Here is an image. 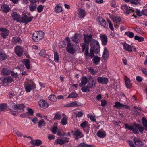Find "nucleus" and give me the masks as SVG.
Instances as JSON below:
<instances>
[{
  "label": "nucleus",
  "mask_w": 147,
  "mask_h": 147,
  "mask_svg": "<svg viewBox=\"0 0 147 147\" xmlns=\"http://www.w3.org/2000/svg\"><path fill=\"white\" fill-rule=\"evenodd\" d=\"M91 48L90 49V53H89V47H87L84 54L85 58L88 59L90 57L92 58L94 56V54H97L100 51V46L98 42L95 39H92L90 43Z\"/></svg>",
  "instance_id": "f257e3e1"
},
{
  "label": "nucleus",
  "mask_w": 147,
  "mask_h": 147,
  "mask_svg": "<svg viewBox=\"0 0 147 147\" xmlns=\"http://www.w3.org/2000/svg\"><path fill=\"white\" fill-rule=\"evenodd\" d=\"M96 83V80L93 79L92 76H91L89 79L87 86L82 88L81 90L83 92H89L90 88H93L95 87Z\"/></svg>",
  "instance_id": "f03ea898"
},
{
  "label": "nucleus",
  "mask_w": 147,
  "mask_h": 147,
  "mask_svg": "<svg viewBox=\"0 0 147 147\" xmlns=\"http://www.w3.org/2000/svg\"><path fill=\"white\" fill-rule=\"evenodd\" d=\"M44 36V33L41 31L34 32L33 34L32 39L36 42L40 41L42 39Z\"/></svg>",
  "instance_id": "7ed1b4c3"
},
{
  "label": "nucleus",
  "mask_w": 147,
  "mask_h": 147,
  "mask_svg": "<svg viewBox=\"0 0 147 147\" xmlns=\"http://www.w3.org/2000/svg\"><path fill=\"white\" fill-rule=\"evenodd\" d=\"M9 107L11 110H13L15 112H20L21 110H24L25 107L23 104H18L16 105L11 102L10 103Z\"/></svg>",
  "instance_id": "20e7f679"
},
{
  "label": "nucleus",
  "mask_w": 147,
  "mask_h": 147,
  "mask_svg": "<svg viewBox=\"0 0 147 147\" xmlns=\"http://www.w3.org/2000/svg\"><path fill=\"white\" fill-rule=\"evenodd\" d=\"M121 8L125 14L128 15L131 13H134V9L126 4H122L121 5Z\"/></svg>",
  "instance_id": "39448f33"
},
{
  "label": "nucleus",
  "mask_w": 147,
  "mask_h": 147,
  "mask_svg": "<svg viewBox=\"0 0 147 147\" xmlns=\"http://www.w3.org/2000/svg\"><path fill=\"white\" fill-rule=\"evenodd\" d=\"M0 35L3 39H6L9 34V30L4 27H0Z\"/></svg>",
  "instance_id": "423d86ee"
},
{
  "label": "nucleus",
  "mask_w": 147,
  "mask_h": 147,
  "mask_svg": "<svg viewBox=\"0 0 147 147\" xmlns=\"http://www.w3.org/2000/svg\"><path fill=\"white\" fill-rule=\"evenodd\" d=\"M93 35L92 34H90L89 35H88L87 34H84V43L86 44L87 46H88L89 45L90 42L91 43V41L93 39L92 37Z\"/></svg>",
  "instance_id": "0eeeda50"
},
{
  "label": "nucleus",
  "mask_w": 147,
  "mask_h": 147,
  "mask_svg": "<svg viewBox=\"0 0 147 147\" xmlns=\"http://www.w3.org/2000/svg\"><path fill=\"white\" fill-rule=\"evenodd\" d=\"M11 16L14 20L20 23H22V17H21L17 12L13 11Z\"/></svg>",
  "instance_id": "6e6552de"
},
{
  "label": "nucleus",
  "mask_w": 147,
  "mask_h": 147,
  "mask_svg": "<svg viewBox=\"0 0 147 147\" xmlns=\"http://www.w3.org/2000/svg\"><path fill=\"white\" fill-rule=\"evenodd\" d=\"M15 51L18 57H21L23 53L24 50L23 48L20 46L17 45L14 48Z\"/></svg>",
  "instance_id": "1a4fd4ad"
},
{
  "label": "nucleus",
  "mask_w": 147,
  "mask_h": 147,
  "mask_svg": "<svg viewBox=\"0 0 147 147\" xmlns=\"http://www.w3.org/2000/svg\"><path fill=\"white\" fill-rule=\"evenodd\" d=\"M66 50L68 52L72 54H74L75 52V49L74 48L73 45H71L69 42L67 43Z\"/></svg>",
  "instance_id": "9d476101"
},
{
  "label": "nucleus",
  "mask_w": 147,
  "mask_h": 147,
  "mask_svg": "<svg viewBox=\"0 0 147 147\" xmlns=\"http://www.w3.org/2000/svg\"><path fill=\"white\" fill-rule=\"evenodd\" d=\"M98 82L100 84H107L109 82L108 78L103 77H98L97 78Z\"/></svg>",
  "instance_id": "9b49d317"
},
{
  "label": "nucleus",
  "mask_w": 147,
  "mask_h": 147,
  "mask_svg": "<svg viewBox=\"0 0 147 147\" xmlns=\"http://www.w3.org/2000/svg\"><path fill=\"white\" fill-rule=\"evenodd\" d=\"M33 16L28 17L26 15H24L22 16V23L27 24L28 22H31L33 19Z\"/></svg>",
  "instance_id": "f8f14e48"
},
{
  "label": "nucleus",
  "mask_w": 147,
  "mask_h": 147,
  "mask_svg": "<svg viewBox=\"0 0 147 147\" xmlns=\"http://www.w3.org/2000/svg\"><path fill=\"white\" fill-rule=\"evenodd\" d=\"M36 85L34 83L30 84L27 83L26 84L25 87L26 92H30L31 90L36 88Z\"/></svg>",
  "instance_id": "ddd939ff"
},
{
  "label": "nucleus",
  "mask_w": 147,
  "mask_h": 147,
  "mask_svg": "<svg viewBox=\"0 0 147 147\" xmlns=\"http://www.w3.org/2000/svg\"><path fill=\"white\" fill-rule=\"evenodd\" d=\"M80 126L86 131L87 133L89 132V129L90 127L87 121H84L80 124Z\"/></svg>",
  "instance_id": "4468645a"
},
{
  "label": "nucleus",
  "mask_w": 147,
  "mask_h": 147,
  "mask_svg": "<svg viewBox=\"0 0 147 147\" xmlns=\"http://www.w3.org/2000/svg\"><path fill=\"white\" fill-rule=\"evenodd\" d=\"M1 80L3 83H11L13 81V79L11 76L1 78Z\"/></svg>",
  "instance_id": "2eb2a0df"
},
{
  "label": "nucleus",
  "mask_w": 147,
  "mask_h": 147,
  "mask_svg": "<svg viewBox=\"0 0 147 147\" xmlns=\"http://www.w3.org/2000/svg\"><path fill=\"white\" fill-rule=\"evenodd\" d=\"M114 107L118 109L126 108L128 109L129 107L128 105L121 104L119 102H115V105L114 106Z\"/></svg>",
  "instance_id": "dca6fc26"
},
{
  "label": "nucleus",
  "mask_w": 147,
  "mask_h": 147,
  "mask_svg": "<svg viewBox=\"0 0 147 147\" xmlns=\"http://www.w3.org/2000/svg\"><path fill=\"white\" fill-rule=\"evenodd\" d=\"M81 36L80 34L75 33L74 36L72 37L73 41L76 43H78L80 42Z\"/></svg>",
  "instance_id": "f3484780"
},
{
  "label": "nucleus",
  "mask_w": 147,
  "mask_h": 147,
  "mask_svg": "<svg viewBox=\"0 0 147 147\" xmlns=\"http://www.w3.org/2000/svg\"><path fill=\"white\" fill-rule=\"evenodd\" d=\"M1 8L3 11L5 13H7L10 11L9 6L5 3H3L1 5Z\"/></svg>",
  "instance_id": "a211bd4d"
},
{
  "label": "nucleus",
  "mask_w": 147,
  "mask_h": 147,
  "mask_svg": "<svg viewBox=\"0 0 147 147\" xmlns=\"http://www.w3.org/2000/svg\"><path fill=\"white\" fill-rule=\"evenodd\" d=\"M133 141L136 145L138 147H142L143 142L140 141L138 138L134 137Z\"/></svg>",
  "instance_id": "6ab92c4d"
},
{
  "label": "nucleus",
  "mask_w": 147,
  "mask_h": 147,
  "mask_svg": "<svg viewBox=\"0 0 147 147\" xmlns=\"http://www.w3.org/2000/svg\"><path fill=\"white\" fill-rule=\"evenodd\" d=\"M122 45H123V48L125 50L128 52H132V47L130 45L127 44L125 42L123 43Z\"/></svg>",
  "instance_id": "aec40b11"
},
{
  "label": "nucleus",
  "mask_w": 147,
  "mask_h": 147,
  "mask_svg": "<svg viewBox=\"0 0 147 147\" xmlns=\"http://www.w3.org/2000/svg\"><path fill=\"white\" fill-rule=\"evenodd\" d=\"M100 37L102 45L103 46L106 45L107 42V36L105 34L102 35H100Z\"/></svg>",
  "instance_id": "412c9836"
},
{
  "label": "nucleus",
  "mask_w": 147,
  "mask_h": 147,
  "mask_svg": "<svg viewBox=\"0 0 147 147\" xmlns=\"http://www.w3.org/2000/svg\"><path fill=\"white\" fill-rule=\"evenodd\" d=\"M39 104L40 107L43 108H46L49 106L48 104L47 101L43 99L39 101Z\"/></svg>",
  "instance_id": "4be33fe9"
},
{
  "label": "nucleus",
  "mask_w": 147,
  "mask_h": 147,
  "mask_svg": "<svg viewBox=\"0 0 147 147\" xmlns=\"http://www.w3.org/2000/svg\"><path fill=\"white\" fill-rule=\"evenodd\" d=\"M12 42L14 44H21L22 40L19 37L17 36L13 37L12 38Z\"/></svg>",
  "instance_id": "5701e85b"
},
{
  "label": "nucleus",
  "mask_w": 147,
  "mask_h": 147,
  "mask_svg": "<svg viewBox=\"0 0 147 147\" xmlns=\"http://www.w3.org/2000/svg\"><path fill=\"white\" fill-rule=\"evenodd\" d=\"M69 140L67 139L62 140L60 138H57L55 140V142L58 144L63 145L65 143H68Z\"/></svg>",
  "instance_id": "b1692460"
},
{
  "label": "nucleus",
  "mask_w": 147,
  "mask_h": 147,
  "mask_svg": "<svg viewBox=\"0 0 147 147\" xmlns=\"http://www.w3.org/2000/svg\"><path fill=\"white\" fill-rule=\"evenodd\" d=\"M124 80L127 88H131L132 87V85L130 83V80L126 76H125Z\"/></svg>",
  "instance_id": "393cba45"
},
{
  "label": "nucleus",
  "mask_w": 147,
  "mask_h": 147,
  "mask_svg": "<svg viewBox=\"0 0 147 147\" xmlns=\"http://www.w3.org/2000/svg\"><path fill=\"white\" fill-rule=\"evenodd\" d=\"M22 63L27 69H30V61L29 60L26 59H23Z\"/></svg>",
  "instance_id": "a878e982"
},
{
  "label": "nucleus",
  "mask_w": 147,
  "mask_h": 147,
  "mask_svg": "<svg viewBox=\"0 0 147 147\" xmlns=\"http://www.w3.org/2000/svg\"><path fill=\"white\" fill-rule=\"evenodd\" d=\"M93 57H94L92 60L94 63L96 65H98L100 61V58L97 56H95L94 55Z\"/></svg>",
  "instance_id": "bb28decb"
},
{
  "label": "nucleus",
  "mask_w": 147,
  "mask_h": 147,
  "mask_svg": "<svg viewBox=\"0 0 147 147\" xmlns=\"http://www.w3.org/2000/svg\"><path fill=\"white\" fill-rule=\"evenodd\" d=\"M88 81V80L87 77L83 76L82 78L81 83L79 84V85L81 86L87 84Z\"/></svg>",
  "instance_id": "cd10ccee"
},
{
  "label": "nucleus",
  "mask_w": 147,
  "mask_h": 147,
  "mask_svg": "<svg viewBox=\"0 0 147 147\" xmlns=\"http://www.w3.org/2000/svg\"><path fill=\"white\" fill-rule=\"evenodd\" d=\"M99 21L100 23L101 26H103L104 28H108V25L106 24L105 20L102 18H101L100 19Z\"/></svg>",
  "instance_id": "c85d7f7f"
},
{
  "label": "nucleus",
  "mask_w": 147,
  "mask_h": 147,
  "mask_svg": "<svg viewBox=\"0 0 147 147\" xmlns=\"http://www.w3.org/2000/svg\"><path fill=\"white\" fill-rule=\"evenodd\" d=\"M86 12L85 10L82 9H79L78 10V15L80 18H83L85 16Z\"/></svg>",
  "instance_id": "c756f323"
},
{
  "label": "nucleus",
  "mask_w": 147,
  "mask_h": 147,
  "mask_svg": "<svg viewBox=\"0 0 147 147\" xmlns=\"http://www.w3.org/2000/svg\"><path fill=\"white\" fill-rule=\"evenodd\" d=\"M134 13H133V14L132 16H134L135 18L137 17V16L134 14L135 13H136V14L139 16H142V11L141 12L140 10L138 9H134Z\"/></svg>",
  "instance_id": "7c9ffc66"
},
{
  "label": "nucleus",
  "mask_w": 147,
  "mask_h": 147,
  "mask_svg": "<svg viewBox=\"0 0 147 147\" xmlns=\"http://www.w3.org/2000/svg\"><path fill=\"white\" fill-rule=\"evenodd\" d=\"M134 125L138 129L140 133L142 134L143 133L144 127L142 126H141L140 125L136 123H134Z\"/></svg>",
  "instance_id": "2f4dec72"
},
{
  "label": "nucleus",
  "mask_w": 147,
  "mask_h": 147,
  "mask_svg": "<svg viewBox=\"0 0 147 147\" xmlns=\"http://www.w3.org/2000/svg\"><path fill=\"white\" fill-rule=\"evenodd\" d=\"M27 112L26 113V114L28 116H32L33 115L34 111L33 109L29 107L27 108Z\"/></svg>",
  "instance_id": "473e14b6"
},
{
  "label": "nucleus",
  "mask_w": 147,
  "mask_h": 147,
  "mask_svg": "<svg viewBox=\"0 0 147 147\" xmlns=\"http://www.w3.org/2000/svg\"><path fill=\"white\" fill-rule=\"evenodd\" d=\"M7 55L3 52L0 51V60L3 61L7 58Z\"/></svg>",
  "instance_id": "72a5a7b5"
},
{
  "label": "nucleus",
  "mask_w": 147,
  "mask_h": 147,
  "mask_svg": "<svg viewBox=\"0 0 147 147\" xmlns=\"http://www.w3.org/2000/svg\"><path fill=\"white\" fill-rule=\"evenodd\" d=\"M142 121L143 126L145 127V130L147 131V120L143 117L142 118Z\"/></svg>",
  "instance_id": "f704fd0d"
},
{
  "label": "nucleus",
  "mask_w": 147,
  "mask_h": 147,
  "mask_svg": "<svg viewBox=\"0 0 147 147\" xmlns=\"http://www.w3.org/2000/svg\"><path fill=\"white\" fill-rule=\"evenodd\" d=\"M62 11V7L60 6V4L57 5L55 8V11L57 13H59Z\"/></svg>",
  "instance_id": "c9c22d12"
},
{
  "label": "nucleus",
  "mask_w": 147,
  "mask_h": 147,
  "mask_svg": "<svg viewBox=\"0 0 147 147\" xmlns=\"http://www.w3.org/2000/svg\"><path fill=\"white\" fill-rule=\"evenodd\" d=\"M97 135L98 136L101 138H103L106 136L105 133L100 131H99L97 132Z\"/></svg>",
  "instance_id": "e433bc0d"
},
{
  "label": "nucleus",
  "mask_w": 147,
  "mask_h": 147,
  "mask_svg": "<svg viewBox=\"0 0 147 147\" xmlns=\"http://www.w3.org/2000/svg\"><path fill=\"white\" fill-rule=\"evenodd\" d=\"M29 8L31 11H34L36 9V5L35 4L31 3L29 6Z\"/></svg>",
  "instance_id": "4c0bfd02"
},
{
  "label": "nucleus",
  "mask_w": 147,
  "mask_h": 147,
  "mask_svg": "<svg viewBox=\"0 0 147 147\" xmlns=\"http://www.w3.org/2000/svg\"><path fill=\"white\" fill-rule=\"evenodd\" d=\"M48 98L49 100L53 102H55L57 100L56 97L54 95H50Z\"/></svg>",
  "instance_id": "58836bf2"
},
{
  "label": "nucleus",
  "mask_w": 147,
  "mask_h": 147,
  "mask_svg": "<svg viewBox=\"0 0 147 147\" xmlns=\"http://www.w3.org/2000/svg\"><path fill=\"white\" fill-rule=\"evenodd\" d=\"M46 123L44 120L43 119L40 120L38 123V127L39 128H40L42 126H45Z\"/></svg>",
  "instance_id": "ea45409f"
},
{
  "label": "nucleus",
  "mask_w": 147,
  "mask_h": 147,
  "mask_svg": "<svg viewBox=\"0 0 147 147\" xmlns=\"http://www.w3.org/2000/svg\"><path fill=\"white\" fill-rule=\"evenodd\" d=\"M54 60L55 62L56 63L57 62L59 59V57L57 52H55L54 53Z\"/></svg>",
  "instance_id": "a19ab883"
},
{
  "label": "nucleus",
  "mask_w": 147,
  "mask_h": 147,
  "mask_svg": "<svg viewBox=\"0 0 147 147\" xmlns=\"http://www.w3.org/2000/svg\"><path fill=\"white\" fill-rule=\"evenodd\" d=\"M125 34L130 38H132L134 36V33L130 31L125 32Z\"/></svg>",
  "instance_id": "79ce46f5"
},
{
  "label": "nucleus",
  "mask_w": 147,
  "mask_h": 147,
  "mask_svg": "<svg viewBox=\"0 0 147 147\" xmlns=\"http://www.w3.org/2000/svg\"><path fill=\"white\" fill-rule=\"evenodd\" d=\"M134 39L137 40L138 42H142L144 40V38L142 37H140L136 35L134 36Z\"/></svg>",
  "instance_id": "37998d69"
},
{
  "label": "nucleus",
  "mask_w": 147,
  "mask_h": 147,
  "mask_svg": "<svg viewBox=\"0 0 147 147\" xmlns=\"http://www.w3.org/2000/svg\"><path fill=\"white\" fill-rule=\"evenodd\" d=\"M61 123L63 125H65L67 123V117H64L61 120Z\"/></svg>",
  "instance_id": "c03bdc74"
},
{
  "label": "nucleus",
  "mask_w": 147,
  "mask_h": 147,
  "mask_svg": "<svg viewBox=\"0 0 147 147\" xmlns=\"http://www.w3.org/2000/svg\"><path fill=\"white\" fill-rule=\"evenodd\" d=\"M61 118V114L59 112H57L55 114V116L53 118L54 120L57 119L60 120Z\"/></svg>",
  "instance_id": "a18cd8bd"
},
{
  "label": "nucleus",
  "mask_w": 147,
  "mask_h": 147,
  "mask_svg": "<svg viewBox=\"0 0 147 147\" xmlns=\"http://www.w3.org/2000/svg\"><path fill=\"white\" fill-rule=\"evenodd\" d=\"M107 21L109 24V27L110 30L112 31H113L114 29L113 26L111 21L109 19H107Z\"/></svg>",
  "instance_id": "49530a36"
},
{
  "label": "nucleus",
  "mask_w": 147,
  "mask_h": 147,
  "mask_svg": "<svg viewBox=\"0 0 147 147\" xmlns=\"http://www.w3.org/2000/svg\"><path fill=\"white\" fill-rule=\"evenodd\" d=\"M39 55L42 57H45V56L47 55L46 53L45 50L44 49L41 50L39 53Z\"/></svg>",
  "instance_id": "de8ad7c7"
},
{
  "label": "nucleus",
  "mask_w": 147,
  "mask_h": 147,
  "mask_svg": "<svg viewBox=\"0 0 147 147\" xmlns=\"http://www.w3.org/2000/svg\"><path fill=\"white\" fill-rule=\"evenodd\" d=\"M10 71L4 68L2 69V72L4 75H8L10 74Z\"/></svg>",
  "instance_id": "09e8293b"
},
{
  "label": "nucleus",
  "mask_w": 147,
  "mask_h": 147,
  "mask_svg": "<svg viewBox=\"0 0 147 147\" xmlns=\"http://www.w3.org/2000/svg\"><path fill=\"white\" fill-rule=\"evenodd\" d=\"M121 20V18L120 17L115 16L113 18V21L115 23H117L120 22Z\"/></svg>",
  "instance_id": "8fccbe9b"
},
{
  "label": "nucleus",
  "mask_w": 147,
  "mask_h": 147,
  "mask_svg": "<svg viewBox=\"0 0 147 147\" xmlns=\"http://www.w3.org/2000/svg\"><path fill=\"white\" fill-rule=\"evenodd\" d=\"M78 96V94L76 93L75 92H72L68 96V98H75Z\"/></svg>",
  "instance_id": "3c124183"
},
{
  "label": "nucleus",
  "mask_w": 147,
  "mask_h": 147,
  "mask_svg": "<svg viewBox=\"0 0 147 147\" xmlns=\"http://www.w3.org/2000/svg\"><path fill=\"white\" fill-rule=\"evenodd\" d=\"M16 95L17 97H18V96L17 95V94H15L14 92H9L8 96L11 99L13 98Z\"/></svg>",
  "instance_id": "603ef678"
},
{
  "label": "nucleus",
  "mask_w": 147,
  "mask_h": 147,
  "mask_svg": "<svg viewBox=\"0 0 147 147\" xmlns=\"http://www.w3.org/2000/svg\"><path fill=\"white\" fill-rule=\"evenodd\" d=\"M44 6L42 5H39L37 8V11L39 13L41 12L43 10Z\"/></svg>",
  "instance_id": "864d4df0"
},
{
  "label": "nucleus",
  "mask_w": 147,
  "mask_h": 147,
  "mask_svg": "<svg viewBox=\"0 0 147 147\" xmlns=\"http://www.w3.org/2000/svg\"><path fill=\"white\" fill-rule=\"evenodd\" d=\"M42 144V141L38 139L35 140V145L36 146H39Z\"/></svg>",
  "instance_id": "5fc2aeb1"
},
{
  "label": "nucleus",
  "mask_w": 147,
  "mask_h": 147,
  "mask_svg": "<svg viewBox=\"0 0 147 147\" xmlns=\"http://www.w3.org/2000/svg\"><path fill=\"white\" fill-rule=\"evenodd\" d=\"M109 57V53H103L102 57L104 60H106Z\"/></svg>",
  "instance_id": "6e6d98bb"
},
{
  "label": "nucleus",
  "mask_w": 147,
  "mask_h": 147,
  "mask_svg": "<svg viewBox=\"0 0 147 147\" xmlns=\"http://www.w3.org/2000/svg\"><path fill=\"white\" fill-rule=\"evenodd\" d=\"M81 45L82 47V52H84L85 49H86L85 50H86L87 47H88V46H87L86 44L85 43L82 44Z\"/></svg>",
  "instance_id": "4d7b16f0"
},
{
  "label": "nucleus",
  "mask_w": 147,
  "mask_h": 147,
  "mask_svg": "<svg viewBox=\"0 0 147 147\" xmlns=\"http://www.w3.org/2000/svg\"><path fill=\"white\" fill-rule=\"evenodd\" d=\"M125 129H128L129 130H132L133 126L129 125L127 124H125Z\"/></svg>",
  "instance_id": "13d9d810"
},
{
  "label": "nucleus",
  "mask_w": 147,
  "mask_h": 147,
  "mask_svg": "<svg viewBox=\"0 0 147 147\" xmlns=\"http://www.w3.org/2000/svg\"><path fill=\"white\" fill-rule=\"evenodd\" d=\"M10 74L13 77L15 78H16L17 77L18 75L17 72L15 73L13 71H11L10 72Z\"/></svg>",
  "instance_id": "bf43d9fd"
},
{
  "label": "nucleus",
  "mask_w": 147,
  "mask_h": 147,
  "mask_svg": "<svg viewBox=\"0 0 147 147\" xmlns=\"http://www.w3.org/2000/svg\"><path fill=\"white\" fill-rule=\"evenodd\" d=\"M57 134L60 136H63L65 134V133L63 131V130H61L60 131H58L57 132Z\"/></svg>",
  "instance_id": "052dcab7"
},
{
  "label": "nucleus",
  "mask_w": 147,
  "mask_h": 147,
  "mask_svg": "<svg viewBox=\"0 0 147 147\" xmlns=\"http://www.w3.org/2000/svg\"><path fill=\"white\" fill-rule=\"evenodd\" d=\"M59 47L63 48L65 46V43L64 41H61L59 42Z\"/></svg>",
  "instance_id": "680f3d73"
},
{
  "label": "nucleus",
  "mask_w": 147,
  "mask_h": 147,
  "mask_svg": "<svg viewBox=\"0 0 147 147\" xmlns=\"http://www.w3.org/2000/svg\"><path fill=\"white\" fill-rule=\"evenodd\" d=\"M75 114H76V117H81L83 114V113L82 111L79 112L78 113H76Z\"/></svg>",
  "instance_id": "e2e57ef3"
},
{
  "label": "nucleus",
  "mask_w": 147,
  "mask_h": 147,
  "mask_svg": "<svg viewBox=\"0 0 147 147\" xmlns=\"http://www.w3.org/2000/svg\"><path fill=\"white\" fill-rule=\"evenodd\" d=\"M88 117L90 118V119L92 121H96V119L95 118V116H93L92 115H89Z\"/></svg>",
  "instance_id": "0e129e2a"
},
{
  "label": "nucleus",
  "mask_w": 147,
  "mask_h": 147,
  "mask_svg": "<svg viewBox=\"0 0 147 147\" xmlns=\"http://www.w3.org/2000/svg\"><path fill=\"white\" fill-rule=\"evenodd\" d=\"M5 105H6V104L3 103L0 104V112L5 109Z\"/></svg>",
  "instance_id": "69168bd1"
},
{
  "label": "nucleus",
  "mask_w": 147,
  "mask_h": 147,
  "mask_svg": "<svg viewBox=\"0 0 147 147\" xmlns=\"http://www.w3.org/2000/svg\"><path fill=\"white\" fill-rule=\"evenodd\" d=\"M88 70L92 74L94 75H95L96 73L92 67H90Z\"/></svg>",
  "instance_id": "338daca9"
},
{
  "label": "nucleus",
  "mask_w": 147,
  "mask_h": 147,
  "mask_svg": "<svg viewBox=\"0 0 147 147\" xmlns=\"http://www.w3.org/2000/svg\"><path fill=\"white\" fill-rule=\"evenodd\" d=\"M87 144L84 143H80L77 147H87Z\"/></svg>",
  "instance_id": "774afa93"
}]
</instances>
